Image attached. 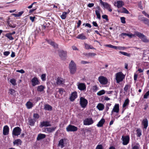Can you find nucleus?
Wrapping results in <instances>:
<instances>
[{
	"label": "nucleus",
	"instance_id": "nucleus-1",
	"mask_svg": "<svg viewBox=\"0 0 149 149\" xmlns=\"http://www.w3.org/2000/svg\"><path fill=\"white\" fill-rule=\"evenodd\" d=\"M135 35L141 39L142 41L143 42H149V40L148 39L147 37L143 34L138 31H136L135 32Z\"/></svg>",
	"mask_w": 149,
	"mask_h": 149
},
{
	"label": "nucleus",
	"instance_id": "nucleus-2",
	"mask_svg": "<svg viewBox=\"0 0 149 149\" xmlns=\"http://www.w3.org/2000/svg\"><path fill=\"white\" fill-rule=\"evenodd\" d=\"M69 69L71 74H74L77 70L76 65L73 61H71L69 64Z\"/></svg>",
	"mask_w": 149,
	"mask_h": 149
},
{
	"label": "nucleus",
	"instance_id": "nucleus-3",
	"mask_svg": "<svg viewBox=\"0 0 149 149\" xmlns=\"http://www.w3.org/2000/svg\"><path fill=\"white\" fill-rule=\"evenodd\" d=\"M125 75L122 72H119L116 74V82L119 83L122 81L125 78Z\"/></svg>",
	"mask_w": 149,
	"mask_h": 149
},
{
	"label": "nucleus",
	"instance_id": "nucleus-4",
	"mask_svg": "<svg viewBox=\"0 0 149 149\" xmlns=\"http://www.w3.org/2000/svg\"><path fill=\"white\" fill-rule=\"evenodd\" d=\"M87 100L84 98L81 97L80 99V104L81 107L83 108H85L88 104Z\"/></svg>",
	"mask_w": 149,
	"mask_h": 149
},
{
	"label": "nucleus",
	"instance_id": "nucleus-5",
	"mask_svg": "<svg viewBox=\"0 0 149 149\" xmlns=\"http://www.w3.org/2000/svg\"><path fill=\"white\" fill-rule=\"evenodd\" d=\"M98 80L100 83L102 85H105L108 83L107 79L103 76H100L98 77Z\"/></svg>",
	"mask_w": 149,
	"mask_h": 149
},
{
	"label": "nucleus",
	"instance_id": "nucleus-6",
	"mask_svg": "<svg viewBox=\"0 0 149 149\" xmlns=\"http://www.w3.org/2000/svg\"><path fill=\"white\" fill-rule=\"evenodd\" d=\"M21 130V129L19 127H15L13 130L12 134L15 136H18L20 134Z\"/></svg>",
	"mask_w": 149,
	"mask_h": 149
},
{
	"label": "nucleus",
	"instance_id": "nucleus-7",
	"mask_svg": "<svg viewBox=\"0 0 149 149\" xmlns=\"http://www.w3.org/2000/svg\"><path fill=\"white\" fill-rule=\"evenodd\" d=\"M58 55L61 59L63 60L65 59L67 56V52L66 51L61 50L59 51Z\"/></svg>",
	"mask_w": 149,
	"mask_h": 149
},
{
	"label": "nucleus",
	"instance_id": "nucleus-8",
	"mask_svg": "<svg viewBox=\"0 0 149 149\" xmlns=\"http://www.w3.org/2000/svg\"><path fill=\"white\" fill-rule=\"evenodd\" d=\"M55 85L57 86H60L63 84L65 83V80L63 78L58 77L56 79Z\"/></svg>",
	"mask_w": 149,
	"mask_h": 149
},
{
	"label": "nucleus",
	"instance_id": "nucleus-9",
	"mask_svg": "<svg viewBox=\"0 0 149 149\" xmlns=\"http://www.w3.org/2000/svg\"><path fill=\"white\" fill-rule=\"evenodd\" d=\"M94 122L91 118H87L84 121V125H90L92 124Z\"/></svg>",
	"mask_w": 149,
	"mask_h": 149
},
{
	"label": "nucleus",
	"instance_id": "nucleus-10",
	"mask_svg": "<svg viewBox=\"0 0 149 149\" xmlns=\"http://www.w3.org/2000/svg\"><path fill=\"white\" fill-rule=\"evenodd\" d=\"M77 128L74 126L69 125L66 128V130L68 132H75L77 130Z\"/></svg>",
	"mask_w": 149,
	"mask_h": 149
},
{
	"label": "nucleus",
	"instance_id": "nucleus-11",
	"mask_svg": "<svg viewBox=\"0 0 149 149\" xmlns=\"http://www.w3.org/2000/svg\"><path fill=\"white\" fill-rule=\"evenodd\" d=\"M122 139L123 144L124 145H126L128 143L130 140V137L128 136H123Z\"/></svg>",
	"mask_w": 149,
	"mask_h": 149
},
{
	"label": "nucleus",
	"instance_id": "nucleus-12",
	"mask_svg": "<svg viewBox=\"0 0 149 149\" xmlns=\"http://www.w3.org/2000/svg\"><path fill=\"white\" fill-rule=\"evenodd\" d=\"M31 82L32 86H35L36 85H39L40 82L37 77H34L31 79Z\"/></svg>",
	"mask_w": 149,
	"mask_h": 149
},
{
	"label": "nucleus",
	"instance_id": "nucleus-13",
	"mask_svg": "<svg viewBox=\"0 0 149 149\" xmlns=\"http://www.w3.org/2000/svg\"><path fill=\"white\" fill-rule=\"evenodd\" d=\"M78 89L80 91H84L86 89V86L84 83H78L77 84Z\"/></svg>",
	"mask_w": 149,
	"mask_h": 149
},
{
	"label": "nucleus",
	"instance_id": "nucleus-14",
	"mask_svg": "<svg viewBox=\"0 0 149 149\" xmlns=\"http://www.w3.org/2000/svg\"><path fill=\"white\" fill-rule=\"evenodd\" d=\"M119 111V105L118 104H116L111 112V115H112L113 112H116V113H118Z\"/></svg>",
	"mask_w": 149,
	"mask_h": 149
},
{
	"label": "nucleus",
	"instance_id": "nucleus-15",
	"mask_svg": "<svg viewBox=\"0 0 149 149\" xmlns=\"http://www.w3.org/2000/svg\"><path fill=\"white\" fill-rule=\"evenodd\" d=\"M47 42L55 49L58 48V45L51 40H47Z\"/></svg>",
	"mask_w": 149,
	"mask_h": 149
},
{
	"label": "nucleus",
	"instance_id": "nucleus-16",
	"mask_svg": "<svg viewBox=\"0 0 149 149\" xmlns=\"http://www.w3.org/2000/svg\"><path fill=\"white\" fill-rule=\"evenodd\" d=\"M51 126L50 122L48 121H43L40 123V127H48Z\"/></svg>",
	"mask_w": 149,
	"mask_h": 149
},
{
	"label": "nucleus",
	"instance_id": "nucleus-17",
	"mask_svg": "<svg viewBox=\"0 0 149 149\" xmlns=\"http://www.w3.org/2000/svg\"><path fill=\"white\" fill-rule=\"evenodd\" d=\"M77 92L75 91L71 94V95L70 97L71 101H73L77 97Z\"/></svg>",
	"mask_w": 149,
	"mask_h": 149
},
{
	"label": "nucleus",
	"instance_id": "nucleus-18",
	"mask_svg": "<svg viewBox=\"0 0 149 149\" xmlns=\"http://www.w3.org/2000/svg\"><path fill=\"white\" fill-rule=\"evenodd\" d=\"M9 132V128L7 125L5 126L3 128V134L4 135H6L8 134Z\"/></svg>",
	"mask_w": 149,
	"mask_h": 149
},
{
	"label": "nucleus",
	"instance_id": "nucleus-19",
	"mask_svg": "<svg viewBox=\"0 0 149 149\" xmlns=\"http://www.w3.org/2000/svg\"><path fill=\"white\" fill-rule=\"evenodd\" d=\"M124 3L122 1H118L115 3V6L118 8H119L124 5Z\"/></svg>",
	"mask_w": 149,
	"mask_h": 149
},
{
	"label": "nucleus",
	"instance_id": "nucleus-20",
	"mask_svg": "<svg viewBox=\"0 0 149 149\" xmlns=\"http://www.w3.org/2000/svg\"><path fill=\"white\" fill-rule=\"evenodd\" d=\"M105 122L104 119L102 118L97 124V126L98 127H101L103 126V124Z\"/></svg>",
	"mask_w": 149,
	"mask_h": 149
},
{
	"label": "nucleus",
	"instance_id": "nucleus-21",
	"mask_svg": "<svg viewBox=\"0 0 149 149\" xmlns=\"http://www.w3.org/2000/svg\"><path fill=\"white\" fill-rule=\"evenodd\" d=\"M10 19L9 17H8L7 21V23L8 25L10 27H12L13 28H15L16 26V25L14 24L13 23L12 24L10 23V22H12L11 21H10L9 20Z\"/></svg>",
	"mask_w": 149,
	"mask_h": 149
},
{
	"label": "nucleus",
	"instance_id": "nucleus-22",
	"mask_svg": "<svg viewBox=\"0 0 149 149\" xmlns=\"http://www.w3.org/2000/svg\"><path fill=\"white\" fill-rule=\"evenodd\" d=\"M135 33L134 34H133L132 33H122L121 34V36L122 37H123L124 36H128L130 38H132V37L135 36Z\"/></svg>",
	"mask_w": 149,
	"mask_h": 149
},
{
	"label": "nucleus",
	"instance_id": "nucleus-23",
	"mask_svg": "<svg viewBox=\"0 0 149 149\" xmlns=\"http://www.w3.org/2000/svg\"><path fill=\"white\" fill-rule=\"evenodd\" d=\"M118 13H124L126 14H128L129 12L125 8L123 7L121 9L117 10Z\"/></svg>",
	"mask_w": 149,
	"mask_h": 149
},
{
	"label": "nucleus",
	"instance_id": "nucleus-24",
	"mask_svg": "<svg viewBox=\"0 0 149 149\" xmlns=\"http://www.w3.org/2000/svg\"><path fill=\"white\" fill-rule=\"evenodd\" d=\"M148 120L147 119H143L142 122V124L144 126V128L146 129L148 126Z\"/></svg>",
	"mask_w": 149,
	"mask_h": 149
},
{
	"label": "nucleus",
	"instance_id": "nucleus-25",
	"mask_svg": "<svg viewBox=\"0 0 149 149\" xmlns=\"http://www.w3.org/2000/svg\"><path fill=\"white\" fill-rule=\"evenodd\" d=\"M76 38L78 39H81L82 40H85L87 39L86 37L84 34L83 33H81L78 35Z\"/></svg>",
	"mask_w": 149,
	"mask_h": 149
},
{
	"label": "nucleus",
	"instance_id": "nucleus-26",
	"mask_svg": "<svg viewBox=\"0 0 149 149\" xmlns=\"http://www.w3.org/2000/svg\"><path fill=\"white\" fill-rule=\"evenodd\" d=\"M56 128V127H47L45 128V130L49 133L55 131Z\"/></svg>",
	"mask_w": 149,
	"mask_h": 149
},
{
	"label": "nucleus",
	"instance_id": "nucleus-27",
	"mask_svg": "<svg viewBox=\"0 0 149 149\" xmlns=\"http://www.w3.org/2000/svg\"><path fill=\"white\" fill-rule=\"evenodd\" d=\"M97 108L99 110L102 111L104 109V106L103 104L99 103L97 104Z\"/></svg>",
	"mask_w": 149,
	"mask_h": 149
},
{
	"label": "nucleus",
	"instance_id": "nucleus-28",
	"mask_svg": "<svg viewBox=\"0 0 149 149\" xmlns=\"http://www.w3.org/2000/svg\"><path fill=\"white\" fill-rule=\"evenodd\" d=\"M46 137L45 134H39L37 137V140L39 141L40 139L45 138Z\"/></svg>",
	"mask_w": 149,
	"mask_h": 149
},
{
	"label": "nucleus",
	"instance_id": "nucleus-29",
	"mask_svg": "<svg viewBox=\"0 0 149 149\" xmlns=\"http://www.w3.org/2000/svg\"><path fill=\"white\" fill-rule=\"evenodd\" d=\"M22 143V141L19 139H17L13 142V144L14 145H17V146L21 145Z\"/></svg>",
	"mask_w": 149,
	"mask_h": 149
},
{
	"label": "nucleus",
	"instance_id": "nucleus-30",
	"mask_svg": "<svg viewBox=\"0 0 149 149\" xmlns=\"http://www.w3.org/2000/svg\"><path fill=\"white\" fill-rule=\"evenodd\" d=\"M70 12L69 10H68V12H64L62 14L61 16V18L62 19H65L66 17V15Z\"/></svg>",
	"mask_w": 149,
	"mask_h": 149
},
{
	"label": "nucleus",
	"instance_id": "nucleus-31",
	"mask_svg": "<svg viewBox=\"0 0 149 149\" xmlns=\"http://www.w3.org/2000/svg\"><path fill=\"white\" fill-rule=\"evenodd\" d=\"M138 19L140 20L143 21L144 23H145V22H146L148 19L147 18H144L143 16L141 15L138 16Z\"/></svg>",
	"mask_w": 149,
	"mask_h": 149
},
{
	"label": "nucleus",
	"instance_id": "nucleus-32",
	"mask_svg": "<svg viewBox=\"0 0 149 149\" xmlns=\"http://www.w3.org/2000/svg\"><path fill=\"white\" fill-rule=\"evenodd\" d=\"M85 56L87 57H91L94 56L96 55V54L94 53H86L85 54Z\"/></svg>",
	"mask_w": 149,
	"mask_h": 149
},
{
	"label": "nucleus",
	"instance_id": "nucleus-33",
	"mask_svg": "<svg viewBox=\"0 0 149 149\" xmlns=\"http://www.w3.org/2000/svg\"><path fill=\"white\" fill-rule=\"evenodd\" d=\"M45 88V87L43 85H41L38 86L37 87V90L39 92H42L43 91Z\"/></svg>",
	"mask_w": 149,
	"mask_h": 149
},
{
	"label": "nucleus",
	"instance_id": "nucleus-34",
	"mask_svg": "<svg viewBox=\"0 0 149 149\" xmlns=\"http://www.w3.org/2000/svg\"><path fill=\"white\" fill-rule=\"evenodd\" d=\"M44 109L45 110L51 111L52 109V107L51 106L47 104L45 105Z\"/></svg>",
	"mask_w": 149,
	"mask_h": 149
},
{
	"label": "nucleus",
	"instance_id": "nucleus-35",
	"mask_svg": "<svg viewBox=\"0 0 149 149\" xmlns=\"http://www.w3.org/2000/svg\"><path fill=\"white\" fill-rule=\"evenodd\" d=\"M26 105L27 108L28 109L31 108L33 107V103L29 101L28 102L26 103Z\"/></svg>",
	"mask_w": 149,
	"mask_h": 149
},
{
	"label": "nucleus",
	"instance_id": "nucleus-36",
	"mask_svg": "<svg viewBox=\"0 0 149 149\" xmlns=\"http://www.w3.org/2000/svg\"><path fill=\"white\" fill-rule=\"evenodd\" d=\"M58 146H61V148H63L64 147V141L63 139H61L59 141Z\"/></svg>",
	"mask_w": 149,
	"mask_h": 149
},
{
	"label": "nucleus",
	"instance_id": "nucleus-37",
	"mask_svg": "<svg viewBox=\"0 0 149 149\" xmlns=\"http://www.w3.org/2000/svg\"><path fill=\"white\" fill-rule=\"evenodd\" d=\"M129 100L128 99H127L125 100V102L123 104V108L127 106L129 104Z\"/></svg>",
	"mask_w": 149,
	"mask_h": 149
},
{
	"label": "nucleus",
	"instance_id": "nucleus-38",
	"mask_svg": "<svg viewBox=\"0 0 149 149\" xmlns=\"http://www.w3.org/2000/svg\"><path fill=\"white\" fill-rule=\"evenodd\" d=\"M5 36L10 40H13L14 39V38L12 36V35L10 33H6L5 35Z\"/></svg>",
	"mask_w": 149,
	"mask_h": 149
},
{
	"label": "nucleus",
	"instance_id": "nucleus-39",
	"mask_svg": "<svg viewBox=\"0 0 149 149\" xmlns=\"http://www.w3.org/2000/svg\"><path fill=\"white\" fill-rule=\"evenodd\" d=\"M100 11L99 10H95V14L97 16V18L99 19H100L101 18V16L100 14Z\"/></svg>",
	"mask_w": 149,
	"mask_h": 149
},
{
	"label": "nucleus",
	"instance_id": "nucleus-40",
	"mask_svg": "<svg viewBox=\"0 0 149 149\" xmlns=\"http://www.w3.org/2000/svg\"><path fill=\"white\" fill-rule=\"evenodd\" d=\"M85 47L86 49H95L93 47L87 44H85Z\"/></svg>",
	"mask_w": 149,
	"mask_h": 149
},
{
	"label": "nucleus",
	"instance_id": "nucleus-41",
	"mask_svg": "<svg viewBox=\"0 0 149 149\" xmlns=\"http://www.w3.org/2000/svg\"><path fill=\"white\" fill-rule=\"evenodd\" d=\"M104 7V8L107 9L109 8L110 6L107 3L104 2V3L102 5Z\"/></svg>",
	"mask_w": 149,
	"mask_h": 149
},
{
	"label": "nucleus",
	"instance_id": "nucleus-42",
	"mask_svg": "<svg viewBox=\"0 0 149 149\" xmlns=\"http://www.w3.org/2000/svg\"><path fill=\"white\" fill-rule=\"evenodd\" d=\"M119 53L121 54L124 56H126L128 57H130V53H128L127 52L122 51H120Z\"/></svg>",
	"mask_w": 149,
	"mask_h": 149
},
{
	"label": "nucleus",
	"instance_id": "nucleus-43",
	"mask_svg": "<svg viewBox=\"0 0 149 149\" xmlns=\"http://www.w3.org/2000/svg\"><path fill=\"white\" fill-rule=\"evenodd\" d=\"M137 135L138 137H140L141 135V131L139 129L136 130Z\"/></svg>",
	"mask_w": 149,
	"mask_h": 149
},
{
	"label": "nucleus",
	"instance_id": "nucleus-44",
	"mask_svg": "<svg viewBox=\"0 0 149 149\" xmlns=\"http://www.w3.org/2000/svg\"><path fill=\"white\" fill-rule=\"evenodd\" d=\"M130 87V85H129L128 84H126V85H125L124 88V91L126 92H127V90L129 89Z\"/></svg>",
	"mask_w": 149,
	"mask_h": 149
},
{
	"label": "nucleus",
	"instance_id": "nucleus-45",
	"mask_svg": "<svg viewBox=\"0 0 149 149\" xmlns=\"http://www.w3.org/2000/svg\"><path fill=\"white\" fill-rule=\"evenodd\" d=\"M35 121L33 119H31L29 120V122L30 125L31 126H33L34 125Z\"/></svg>",
	"mask_w": 149,
	"mask_h": 149
},
{
	"label": "nucleus",
	"instance_id": "nucleus-46",
	"mask_svg": "<svg viewBox=\"0 0 149 149\" xmlns=\"http://www.w3.org/2000/svg\"><path fill=\"white\" fill-rule=\"evenodd\" d=\"M105 93V91L103 90H102L97 92V94L98 95H102L104 94Z\"/></svg>",
	"mask_w": 149,
	"mask_h": 149
},
{
	"label": "nucleus",
	"instance_id": "nucleus-47",
	"mask_svg": "<svg viewBox=\"0 0 149 149\" xmlns=\"http://www.w3.org/2000/svg\"><path fill=\"white\" fill-rule=\"evenodd\" d=\"M98 87L96 85L93 86L92 88L93 91L94 92L97 91L98 90Z\"/></svg>",
	"mask_w": 149,
	"mask_h": 149
},
{
	"label": "nucleus",
	"instance_id": "nucleus-48",
	"mask_svg": "<svg viewBox=\"0 0 149 149\" xmlns=\"http://www.w3.org/2000/svg\"><path fill=\"white\" fill-rule=\"evenodd\" d=\"M15 92L16 91L14 90L13 89H10L9 90V93L11 95H14V94H15Z\"/></svg>",
	"mask_w": 149,
	"mask_h": 149
},
{
	"label": "nucleus",
	"instance_id": "nucleus-49",
	"mask_svg": "<svg viewBox=\"0 0 149 149\" xmlns=\"http://www.w3.org/2000/svg\"><path fill=\"white\" fill-rule=\"evenodd\" d=\"M33 117L35 119H38L40 117L39 115L37 113L33 114Z\"/></svg>",
	"mask_w": 149,
	"mask_h": 149
},
{
	"label": "nucleus",
	"instance_id": "nucleus-50",
	"mask_svg": "<svg viewBox=\"0 0 149 149\" xmlns=\"http://www.w3.org/2000/svg\"><path fill=\"white\" fill-rule=\"evenodd\" d=\"M149 95V91H147L146 93L144 95L143 98L144 99H147L148 96Z\"/></svg>",
	"mask_w": 149,
	"mask_h": 149
},
{
	"label": "nucleus",
	"instance_id": "nucleus-51",
	"mask_svg": "<svg viewBox=\"0 0 149 149\" xmlns=\"http://www.w3.org/2000/svg\"><path fill=\"white\" fill-rule=\"evenodd\" d=\"M10 81L13 85H15L16 84V81L14 79H11Z\"/></svg>",
	"mask_w": 149,
	"mask_h": 149
},
{
	"label": "nucleus",
	"instance_id": "nucleus-52",
	"mask_svg": "<svg viewBox=\"0 0 149 149\" xmlns=\"http://www.w3.org/2000/svg\"><path fill=\"white\" fill-rule=\"evenodd\" d=\"M120 19L121 22L122 23L125 24L126 23L125 18L124 17H121Z\"/></svg>",
	"mask_w": 149,
	"mask_h": 149
},
{
	"label": "nucleus",
	"instance_id": "nucleus-53",
	"mask_svg": "<svg viewBox=\"0 0 149 149\" xmlns=\"http://www.w3.org/2000/svg\"><path fill=\"white\" fill-rule=\"evenodd\" d=\"M41 79L42 80L44 81L46 80V75L45 74H43L41 75Z\"/></svg>",
	"mask_w": 149,
	"mask_h": 149
},
{
	"label": "nucleus",
	"instance_id": "nucleus-54",
	"mask_svg": "<svg viewBox=\"0 0 149 149\" xmlns=\"http://www.w3.org/2000/svg\"><path fill=\"white\" fill-rule=\"evenodd\" d=\"M95 149H103V148L102 145L100 144L97 146Z\"/></svg>",
	"mask_w": 149,
	"mask_h": 149
},
{
	"label": "nucleus",
	"instance_id": "nucleus-55",
	"mask_svg": "<svg viewBox=\"0 0 149 149\" xmlns=\"http://www.w3.org/2000/svg\"><path fill=\"white\" fill-rule=\"evenodd\" d=\"M102 18L103 19H106L107 21L109 20V19L108 18V16L107 15H103L102 16Z\"/></svg>",
	"mask_w": 149,
	"mask_h": 149
},
{
	"label": "nucleus",
	"instance_id": "nucleus-56",
	"mask_svg": "<svg viewBox=\"0 0 149 149\" xmlns=\"http://www.w3.org/2000/svg\"><path fill=\"white\" fill-rule=\"evenodd\" d=\"M10 52H8V51H6V52H5L4 53H3V54L5 56H8V55H9V54H10Z\"/></svg>",
	"mask_w": 149,
	"mask_h": 149
},
{
	"label": "nucleus",
	"instance_id": "nucleus-57",
	"mask_svg": "<svg viewBox=\"0 0 149 149\" xmlns=\"http://www.w3.org/2000/svg\"><path fill=\"white\" fill-rule=\"evenodd\" d=\"M63 89L62 88H60L59 89V93L61 95L63 93Z\"/></svg>",
	"mask_w": 149,
	"mask_h": 149
},
{
	"label": "nucleus",
	"instance_id": "nucleus-58",
	"mask_svg": "<svg viewBox=\"0 0 149 149\" xmlns=\"http://www.w3.org/2000/svg\"><path fill=\"white\" fill-rule=\"evenodd\" d=\"M36 18L35 17H30V19L31 20L32 22H33L35 20V19Z\"/></svg>",
	"mask_w": 149,
	"mask_h": 149
},
{
	"label": "nucleus",
	"instance_id": "nucleus-59",
	"mask_svg": "<svg viewBox=\"0 0 149 149\" xmlns=\"http://www.w3.org/2000/svg\"><path fill=\"white\" fill-rule=\"evenodd\" d=\"M16 71L17 72H20L21 73H24L25 72L22 69L17 70H16Z\"/></svg>",
	"mask_w": 149,
	"mask_h": 149
},
{
	"label": "nucleus",
	"instance_id": "nucleus-60",
	"mask_svg": "<svg viewBox=\"0 0 149 149\" xmlns=\"http://www.w3.org/2000/svg\"><path fill=\"white\" fill-rule=\"evenodd\" d=\"M113 45L110 44H107L105 45V46L111 48H113Z\"/></svg>",
	"mask_w": 149,
	"mask_h": 149
},
{
	"label": "nucleus",
	"instance_id": "nucleus-61",
	"mask_svg": "<svg viewBox=\"0 0 149 149\" xmlns=\"http://www.w3.org/2000/svg\"><path fill=\"white\" fill-rule=\"evenodd\" d=\"M94 5V4L93 3H89L88 4V6L90 8H91Z\"/></svg>",
	"mask_w": 149,
	"mask_h": 149
},
{
	"label": "nucleus",
	"instance_id": "nucleus-62",
	"mask_svg": "<svg viewBox=\"0 0 149 149\" xmlns=\"http://www.w3.org/2000/svg\"><path fill=\"white\" fill-rule=\"evenodd\" d=\"M24 13V11H22L21 12H20L17 13V15H18V17H20Z\"/></svg>",
	"mask_w": 149,
	"mask_h": 149
},
{
	"label": "nucleus",
	"instance_id": "nucleus-63",
	"mask_svg": "<svg viewBox=\"0 0 149 149\" xmlns=\"http://www.w3.org/2000/svg\"><path fill=\"white\" fill-rule=\"evenodd\" d=\"M92 23L94 26L98 27V25L96 22H93Z\"/></svg>",
	"mask_w": 149,
	"mask_h": 149
},
{
	"label": "nucleus",
	"instance_id": "nucleus-64",
	"mask_svg": "<svg viewBox=\"0 0 149 149\" xmlns=\"http://www.w3.org/2000/svg\"><path fill=\"white\" fill-rule=\"evenodd\" d=\"M72 49L73 50H78V49H77V47L75 46H72Z\"/></svg>",
	"mask_w": 149,
	"mask_h": 149
}]
</instances>
